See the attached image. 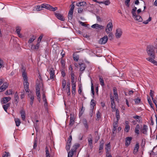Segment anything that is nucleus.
I'll use <instances>...</instances> for the list:
<instances>
[{"label":"nucleus","instance_id":"nucleus-56","mask_svg":"<svg viewBox=\"0 0 157 157\" xmlns=\"http://www.w3.org/2000/svg\"><path fill=\"white\" fill-rule=\"evenodd\" d=\"M130 0H125V4L128 7L129 6V2Z\"/></svg>","mask_w":157,"mask_h":157},{"label":"nucleus","instance_id":"nucleus-58","mask_svg":"<svg viewBox=\"0 0 157 157\" xmlns=\"http://www.w3.org/2000/svg\"><path fill=\"white\" fill-rule=\"evenodd\" d=\"M37 141L36 140H35L34 141V143H33V144H34L33 146V149H35L36 148V147L37 146Z\"/></svg>","mask_w":157,"mask_h":157},{"label":"nucleus","instance_id":"nucleus-27","mask_svg":"<svg viewBox=\"0 0 157 157\" xmlns=\"http://www.w3.org/2000/svg\"><path fill=\"white\" fill-rule=\"evenodd\" d=\"M29 97H30V105L31 106H32L33 103V101L34 98V96L33 95H31L29 96Z\"/></svg>","mask_w":157,"mask_h":157},{"label":"nucleus","instance_id":"nucleus-39","mask_svg":"<svg viewBox=\"0 0 157 157\" xmlns=\"http://www.w3.org/2000/svg\"><path fill=\"white\" fill-rule=\"evenodd\" d=\"M73 12L69 11L68 13V18L69 19H71L72 18Z\"/></svg>","mask_w":157,"mask_h":157},{"label":"nucleus","instance_id":"nucleus-11","mask_svg":"<svg viewBox=\"0 0 157 157\" xmlns=\"http://www.w3.org/2000/svg\"><path fill=\"white\" fill-rule=\"evenodd\" d=\"M132 138L130 137H128L125 139V145L126 146H128L131 143Z\"/></svg>","mask_w":157,"mask_h":157},{"label":"nucleus","instance_id":"nucleus-30","mask_svg":"<svg viewBox=\"0 0 157 157\" xmlns=\"http://www.w3.org/2000/svg\"><path fill=\"white\" fill-rule=\"evenodd\" d=\"M116 116L117 120L119 121L120 119V114L119 110L117 109L116 110Z\"/></svg>","mask_w":157,"mask_h":157},{"label":"nucleus","instance_id":"nucleus-31","mask_svg":"<svg viewBox=\"0 0 157 157\" xmlns=\"http://www.w3.org/2000/svg\"><path fill=\"white\" fill-rule=\"evenodd\" d=\"M86 4V2L82 1V2H79L76 3V6H84Z\"/></svg>","mask_w":157,"mask_h":157},{"label":"nucleus","instance_id":"nucleus-20","mask_svg":"<svg viewBox=\"0 0 157 157\" xmlns=\"http://www.w3.org/2000/svg\"><path fill=\"white\" fill-rule=\"evenodd\" d=\"M148 130V127L147 125L144 124L143 125V127L142 129V131L144 134H147Z\"/></svg>","mask_w":157,"mask_h":157},{"label":"nucleus","instance_id":"nucleus-35","mask_svg":"<svg viewBox=\"0 0 157 157\" xmlns=\"http://www.w3.org/2000/svg\"><path fill=\"white\" fill-rule=\"evenodd\" d=\"M75 152L74 151H73L72 149H71V151L68 153V157H72L74 152Z\"/></svg>","mask_w":157,"mask_h":157},{"label":"nucleus","instance_id":"nucleus-37","mask_svg":"<svg viewBox=\"0 0 157 157\" xmlns=\"http://www.w3.org/2000/svg\"><path fill=\"white\" fill-rule=\"evenodd\" d=\"M133 118L137 120V121L139 122H140V121L141 120V117L140 116H138V115L134 116H133Z\"/></svg>","mask_w":157,"mask_h":157},{"label":"nucleus","instance_id":"nucleus-55","mask_svg":"<svg viewBox=\"0 0 157 157\" xmlns=\"http://www.w3.org/2000/svg\"><path fill=\"white\" fill-rule=\"evenodd\" d=\"M101 117V113H100L99 111H98L97 113V120H98L99 118L100 117Z\"/></svg>","mask_w":157,"mask_h":157},{"label":"nucleus","instance_id":"nucleus-12","mask_svg":"<svg viewBox=\"0 0 157 157\" xmlns=\"http://www.w3.org/2000/svg\"><path fill=\"white\" fill-rule=\"evenodd\" d=\"M139 147V144L137 143L135 146L133 153L134 154L136 155L138 152Z\"/></svg>","mask_w":157,"mask_h":157},{"label":"nucleus","instance_id":"nucleus-23","mask_svg":"<svg viewBox=\"0 0 157 157\" xmlns=\"http://www.w3.org/2000/svg\"><path fill=\"white\" fill-rule=\"evenodd\" d=\"M110 150V143L107 144L106 145V147H105V151L106 154H108L109 153V151Z\"/></svg>","mask_w":157,"mask_h":157},{"label":"nucleus","instance_id":"nucleus-17","mask_svg":"<svg viewBox=\"0 0 157 157\" xmlns=\"http://www.w3.org/2000/svg\"><path fill=\"white\" fill-rule=\"evenodd\" d=\"M79 64L80 67V71L81 72V73L82 74L83 73V71L86 68L85 65L84 63H82Z\"/></svg>","mask_w":157,"mask_h":157},{"label":"nucleus","instance_id":"nucleus-16","mask_svg":"<svg viewBox=\"0 0 157 157\" xmlns=\"http://www.w3.org/2000/svg\"><path fill=\"white\" fill-rule=\"evenodd\" d=\"M11 98L10 97H5L3 98L2 101V104H6L11 100Z\"/></svg>","mask_w":157,"mask_h":157},{"label":"nucleus","instance_id":"nucleus-60","mask_svg":"<svg viewBox=\"0 0 157 157\" xmlns=\"http://www.w3.org/2000/svg\"><path fill=\"white\" fill-rule=\"evenodd\" d=\"M91 90L93 95L94 94V87L93 86V84L91 83Z\"/></svg>","mask_w":157,"mask_h":157},{"label":"nucleus","instance_id":"nucleus-43","mask_svg":"<svg viewBox=\"0 0 157 157\" xmlns=\"http://www.w3.org/2000/svg\"><path fill=\"white\" fill-rule=\"evenodd\" d=\"M42 8H43L41 7V5L40 6L37 5L35 7V10L37 11L42 10Z\"/></svg>","mask_w":157,"mask_h":157},{"label":"nucleus","instance_id":"nucleus-38","mask_svg":"<svg viewBox=\"0 0 157 157\" xmlns=\"http://www.w3.org/2000/svg\"><path fill=\"white\" fill-rule=\"evenodd\" d=\"M99 81L100 82V83L101 85L102 86H103L105 85L104 82V80L100 76L99 77Z\"/></svg>","mask_w":157,"mask_h":157},{"label":"nucleus","instance_id":"nucleus-36","mask_svg":"<svg viewBox=\"0 0 157 157\" xmlns=\"http://www.w3.org/2000/svg\"><path fill=\"white\" fill-rule=\"evenodd\" d=\"M18 99H19V97L17 94V93L16 92V93L14 95V100L15 101L17 102V104L18 102Z\"/></svg>","mask_w":157,"mask_h":157},{"label":"nucleus","instance_id":"nucleus-13","mask_svg":"<svg viewBox=\"0 0 157 157\" xmlns=\"http://www.w3.org/2000/svg\"><path fill=\"white\" fill-rule=\"evenodd\" d=\"M40 46V43L39 42H37L36 45H32L31 47V49L32 50H37Z\"/></svg>","mask_w":157,"mask_h":157},{"label":"nucleus","instance_id":"nucleus-57","mask_svg":"<svg viewBox=\"0 0 157 157\" xmlns=\"http://www.w3.org/2000/svg\"><path fill=\"white\" fill-rule=\"evenodd\" d=\"M70 88H66V91L67 92V94L68 95H69L70 94Z\"/></svg>","mask_w":157,"mask_h":157},{"label":"nucleus","instance_id":"nucleus-41","mask_svg":"<svg viewBox=\"0 0 157 157\" xmlns=\"http://www.w3.org/2000/svg\"><path fill=\"white\" fill-rule=\"evenodd\" d=\"M135 103L136 104H139L141 101V99L140 98H137L134 99Z\"/></svg>","mask_w":157,"mask_h":157},{"label":"nucleus","instance_id":"nucleus-45","mask_svg":"<svg viewBox=\"0 0 157 157\" xmlns=\"http://www.w3.org/2000/svg\"><path fill=\"white\" fill-rule=\"evenodd\" d=\"M66 81L65 79H63L62 81V86L63 89L65 88L66 86Z\"/></svg>","mask_w":157,"mask_h":157},{"label":"nucleus","instance_id":"nucleus-63","mask_svg":"<svg viewBox=\"0 0 157 157\" xmlns=\"http://www.w3.org/2000/svg\"><path fill=\"white\" fill-rule=\"evenodd\" d=\"M9 153L8 152H5V153L3 155V157H8L9 155Z\"/></svg>","mask_w":157,"mask_h":157},{"label":"nucleus","instance_id":"nucleus-10","mask_svg":"<svg viewBox=\"0 0 157 157\" xmlns=\"http://www.w3.org/2000/svg\"><path fill=\"white\" fill-rule=\"evenodd\" d=\"M8 86V84L6 82L4 83L3 85L0 87V92L5 90Z\"/></svg>","mask_w":157,"mask_h":157},{"label":"nucleus","instance_id":"nucleus-8","mask_svg":"<svg viewBox=\"0 0 157 157\" xmlns=\"http://www.w3.org/2000/svg\"><path fill=\"white\" fill-rule=\"evenodd\" d=\"M122 34V30L120 28H118L116 30V32L115 33L116 37L117 38H120Z\"/></svg>","mask_w":157,"mask_h":157},{"label":"nucleus","instance_id":"nucleus-22","mask_svg":"<svg viewBox=\"0 0 157 157\" xmlns=\"http://www.w3.org/2000/svg\"><path fill=\"white\" fill-rule=\"evenodd\" d=\"M10 103H8L3 105L2 107L4 110L6 112H7V109L10 107Z\"/></svg>","mask_w":157,"mask_h":157},{"label":"nucleus","instance_id":"nucleus-5","mask_svg":"<svg viewBox=\"0 0 157 157\" xmlns=\"http://www.w3.org/2000/svg\"><path fill=\"white\" fill-rule=\"evenodd\" d=\"M113 25L112 21H109L107 26H106L105 29V32L107 33H109V32H111L113 29Z\"/></svg>","mask_w":157,"mask_h":157},{"label":"nucleus","instance_id":"nucleus-64","mask_svg":"<svg viewBox=\"0 0 157 157\" xmlns=\"http://www.w3.org/2000/svg\"><path fill=\"white\" fill-rule=\"evenodd\" d=\"M12 90H9V91H7L6 92L5 94L6 95H10L12 94Z\"/></svg>","mask_w":157,"mask_h":157},{"label":"nucleus","instance_id":"nucleus-61","mask_svg":"<svg viewBox=\"0 0 157 157\" xmlns=\"http://www.w3.org/2000/svg\"><path fill=\"white\" fill-rule=\"evenodd\" d=\"M109 38L110 39V40L112 39H113V33H112L109 32Z\"/></svg>","mask_w":157,"mask_h":157},{"label":"nucleus","instance_id":"nucleus-49","mask_svg":"<svg viewBox=\"0 0 157 157\" xmlns=\"http://www.w3.org/2000/svg\"><path fill=\"white\" fill-rule=\"evenodd\" d=\"M129 125H125V128H124V131L126 132H128L130 130Z\"/></svg>","mask_w":157,"mask_h":157},{"label":"nucleus","instance_id":"nucleus-25","mask_svg":"<svg viewBox=\"0 0 157 157\" xmlns=\"http://www.w3.org/2000/svg\"><path fill=\"white\" fill-rule=\"evenodd\" d=\"M14 121L17 126L18 127L19 126H20L21 122L19 119L18 118H15L14 119Z\"/></svg>","mask_w":157,"mask_h":157},{"label":"nucleus","instance_id":"nucleus-34","mask_svg":"<svg viewBox=\"0 0 157 157\" xmlns=\"http://www.w3.org/2000/svg\"><path fill=\"white\" fill-rule=\"evenodd\" d=\"M76 85H72L71 90L72 93L73 94L75 95V94Z\"/></svg>","mask_w":157,"mask_h":157},{"label":"nucleus","instance_id":"nucleus-21","mask_svg":"<svg viewBox=\"0 0 157 157\" xmlns=\"http://www.w3.org/2000/svg\"><path fill=\"white\" fill-rule=\"evenodd\" d=\"M21 29V28L19 27L18 26L17 27L16 31V33L18 34L19 37H22V35L20 33Z\"/></svg>","mask_w":157,"mask_h":157},{"label":"nucleus","instance_id":"nucleus-29","mask_svg":"<svg viewBox=\"0 0 157 157\" xmlns=\"http://www.w3.org/2000/svg\"><path fill=\"white\" fill-rule=\"evenodd\" d=\"M41 7L43 8H46L48 10H49L50 7V5L48 4H43L41 5Z\"/></svg>","mask_w":157,"mask_h":157},{"label":"nucleus","instance_id":"nucleus-33","mask_svg":"<svg viewBox=\"0 0 157 157\" xmlns=\"http://www.w3.org/2000/svg\"><path fill=\"white\" fill-rule=\"evenodd\" d=\"M71 145V142H69L68 141L67 142L66 146V149L67 151H68L70 150Z\"/></svg>","mask_w":157,"mask_h":157},{"label":"nucleus","instance_id":"nucleus-2","mask_svg":"<svg viewBox=\"0 0 157 157\" xmlns=\"http://www.w3.org/2000/svg\"><path fill=\"white\" fill-rule=\"evenodd\" d=\"M22 76L23 78L24 88L26 92H29V83L27 73L25 69H22Z\"/></svg>","mask_w":157,"mask_h":157},{"label":"nucleus","instance_id":"nucleus-26","mask_svg":"<svg viewBox=\"0 0 157 157\" xmlns=\"http://www.w3.org/2000/svg\"><path fill=\"white\" fill-rule=\"evenodd\" d=\"M88 140L89 143V145L90 146V147L92 148L93 147V144H92V137L89 138L88 139Z\"/></svg>","mask_w":157,"mask_h":157},{"label":"nucleus","instance_id":"nucleus-1","mask_svg":"<svg viewBox=\"0 0 157 157\" xmlns=\"http://www.w3.org/2000/svg\"><path fill=\"white\" fill-rule=\"evenodd\" d=\"M146 51L147 54L150 57L147 58L146 59L154 64L157 65V61L154 59L155 58L154 48L151 46H147Z\"/></svg>","mask_w":157,"mask_h":157},{"label":"nucleus","instance_id":"nucleus-28","mask_svg":"<svg viewBox=\"0 0 157 157\" xmlns=\"http://www.w3.org/2000/svg\"><path fill=\"white\" fill-rule=\"evenodd\" d=\"M80 146V144L78 143H76L73 145L71 148L73 151H75Z\"/></svg>","mask_w":157,"mask_h":157},{"label":"nucleus","instance_id":"nucleus-9","mask_svg":"<svg viewBox=\"0 0 157 157\" xmlns=\"http://www.w3.org/2000/svg\"><path fill=\"white\" fill-rule=\"evenodd\" d=\"M91 27L93 28L96 29L98 30H102L104 29L103 26L100 25L98 24H95L92 25Z\"/></svg>","mask_w":157,"mask_h":157},{"label":"nucleus","instance_id":"nucleus-19","mask_svg":"<svg viewBox=\"0 0 157 157\" xmlns=\"http://www.w3.org/2000/svg\"><path fill=\"white\" fill-rule=\"evenodd\" d=\"M82 123L86 129L88 130L89 128V126L86 120L85 119H83L82 121Z\"/></svg>","mask_w":157,"mask_h":157},{"label":"nucleus","instance_id":"nucleus-51","mask_svg":"<svg viewBox=\"0 0 157 157\" xmlns=\"http://www.w3.org/2000/svg\"><path fill=\"white\" fill-rule=\"evenodd\" d=\"M90 104V105L92 106L93 108H94V106L95 105V101L94 99L91 100Z\"/></svg>","mask_w":157,"mask_h":157},{"label":"nucleus","instance_id":"nucleus-48","mask_svg":"<svg viewBox=\"0 0 157 157\" xmlns=\"http://www.w3.org/2000/svg\"><path fill=\"white\" fill-rule=\"evenodd\" d=\"M151 17H150L147 20L143 22V23L145 24H147L151 20Z\"/></svg>","mask_w":157,"mask_h":157},{"label":"nucleus","instance_id":"nucleus-18","mask_svg":"<svg viewBox=\"0 0 157 157\" xmlns=\"http://www.w3.org/2000/svg\"><path fill=\"white\" fill-rule=\"evenodd\" d=\"M140 128V125L139 124H137L135 129V132L137 135L140 134V131L139 130Z\"/></svg>","mask_w":157,"mask_h":157},{"label":"nucleus","instance_id":"nucleus-3","mask_svg":"<svg viewBox=\"0 0 157 157\" xmlns=\"http://www.w3.org/2000/svg\"><path fill=\"white\" fill-rule=\"evenodd\" d=\"M39 81L38 80H37L36 87V94L38 97H40V87L41 86H43V84L42 82V80L40 75H39Z\"/></svg>","mask_w":157,"mask_h":157},{"label":"nucleus","instance_id":"nucleus-53","mask_svg":"<svg viewBox=\"0 0 157 157\" xmlns=\"http://www.w3.org/2000/svg\"><path fill=\"white\" fill-rule=\"evenodd\" d=\"M61 63L62 65V67L63 68H64L65 67V61L64 60L61 59Z\"/></svg>","mask_w":157,"mask_h":157},{"label":"nucleus","instance_id":"nucleus-52","mask_svg":"<svg viewBox=\"0 0 157 157\" xmlns=\"http://www.w3.org/2000/svg\"><path fill=\"white\" fill-rule=\"evenodd\" d=\"M57 9V7H55V8H54L52 7V6H50V7L49 10L52 11H55Z\"/></svg>","mask_w":157,"mask_h":157},{"label":"nucleus","instance_id":"nucleus-4","mask_svg":"<svg viewBox=\"0 0 157 157\" xmlns=\"http://www.w3.org/2000/svg\"><path fill=\"white\" fill-rule=\"evenodd\" d=\"M137 8L134 7L131 11V13L132 15V16L134 20H136L138 22L142 21L143 20L140 16L136 14V10Z\"/></svg>","mask_w":157,"mask_h":157},{"label":"nucleus","instance_id":"nucleus-54","mask_svg":"<svg viewBox=\"0 0 157 157\" xmlns=\"http://www.w3.org/2000/svg\"><path fill=\"white\" fill-rule=\"evenodd\" d=\"M43 34H41L39 37L38 38V40H37V42H39V43H40V42L41 41V40H42V38H43Z\"/></svg>","mask_w":157,"mask_h":157},{"label":"nucleus","instance_id":"nucleus-46","mask_svg":"<svg viewBox=\"0 0 157 157\" xmlns=\"http://www.w3.org/2000/svg\"><path fill=\"white\" fill-rule=\"evenodd\" d=\"M73 57L74 60L76 61H77L78 60L79 58V57L78 55L75 54L73 55Z\"/></svg>","mask_w":157,"mask_h":157},{"label":"nucleus","instance_id":"nucleus-6","mask_svg":"<svg viewBox=\"0 0 157 157\" xmlns=\"http://www.w3.org/2000/svg\"><path fill=\"white\" fill-rule=\"evenodd\" d=\"M47 71L49 72L50 75V78L51 79H54L55 77V70L53 68H51L47 69Z\"/></svg>","mask_w":157,"mask_h":157},{"label":"nucleus","instance_id":"nucleus-7","mask_svg":"<svg viewBox=\"0 0 157 157\" xmlns=\"http://www.w3.org/2000/svg\"><path fill=\"white\" fill-rule=\"evenodd\" d=\"M108 40V36H105L99 40V43L101 44H105L106 43Z\"/></svg>","mask_w":157,"mask_h":157},{"label":"nucleus","instance_id":"nucleus-15","mask_svg":"<svg viewBox=\"0 0 157 157\" xmlns=\"http://www.w3.org/2000/svg\"><path fill=\"white\" fill-rule=\"evenodd\" d=\"M20 113L21 115V117L23 121H25V111L23 109H21L20 112Z\"/></svg>","mask_w":157,"mask_h":157},{"label":"nucleus","instance_id":"nucleus-24","mask_svg":"<svg viewBox=\"0 0 157 157\" xmlns=\"http://www.w3.org/2000/svg\"><path fill=\"white\" fill-rule=\"evenodd\" d=\"M111 106L112 109V111H115L116 109V105L114 101L111 102Z\"/></svg>","mask_w":157,"mask_h":157},{"label":"nucleus","instance_id":"nucleus-59","mask_svg":"<svg viewBox=\"0 0 157 157\" xmlns=\"http://www.w3.org/2000/svg\"><path fill=\"white\" fill-rule=\"evenodd\" d=\"M148 102L150 105L151 107L153 108V106H152V104L151 101V100L150 99H147Z\"/></svg>","mask_w":157,"mask_h":157},{"label":"nucleus","instance_id":"nucleus-40","mask_svg":"<svg viewBox=\"0 0 157 157\" xmlns=\"http://www.w3.org/2000/svg\"><path fill=\"white\" fill-rule=\"evenodd\" d=\"M43 101L44 102V105L45 106H46L47 105V100L45 98V94H44L43 95Z\"/></svg>","mask_w":157,"mask_h":157},{"label":"nucleus","instance_id":"nucleus-50","mask_svg":"<svg viewBox=\"0 0 157 157\" xmlns=\"http://www.w3.org/2000/svg\"><path fill=\"white\" fill-rule=\"evenodd\" d=\"M104 144L103 141L102 142H100L99 148V150H101L103 149L104 146Z\"/></svg>","mask_w":157,"mask_h":157},{"label":"nucleus","instance_id":"nucleus-44","mask_svg":"<svg viewBox=\"0 0 157 157\" xmlns=\"http://www.w3.org/2000/svg\"><path fill=\"white\" fill-rule=\"evenodd\" d=\"M45 152L46 157H50L49 151L47 147L45 148Z\"/></svg>","mask_w":157,"mask_h":157},{"label":"nucleus","instance_id":"nucleus-32","mask_svg":"<svg viewBox=\"0 0 157 157\" xmlns=\"http://www.w3.org/2000/svg\"><path fill=\"white\" fill-rule=\"evenodd\" d=\"M36 36H32L30 38L29 40L28 41L29 43H31L36 39Z\"/></svg>","mask_w":157,"mask_h":157},{"label":"nucleus","instance_id":"nucleus-14","mask_svg":"<svg viewBox=\"0 0 157 157\" xmlns=\"http://www.w3.org/2000/svg\"><path fill=\"white\" fill-rule=\"evenodd\" d=\"M55 15L58 19L62 21H64L65 20L63 15L59 13H55Z\"/></svg>","mask_w":157,"mask_h":157},{"label":"nucleus","instance_id":"nucleus-62","mask_svg":"<svg viewBox=\"0 0 157 157\" xmlns=\"http://www.w3.org/2000/svg\"><path fill=\"white\" fill-rule=\"evenodd\" d=\"M84 112V110H83V107H82L80 111V112L79 113V116H81L83 114Z\"/></svg>","mask_w":157,"mask_h":157},{"label":"nucleus","instance_id":"nucleus-47","mask_svg":"<svg viewBox=\"0 0 157 157\" xmlns=\"http://www.w3.org/2000/svg\"><path fill=\"white\" fill-rule=\"evenodd\" d=\"M110 3V2L109 0H106L105 1H103V4H104L106 6L109 5Z\"/></svg>","mask_w":157,"mask_h":157},{"label":"nucleus","instance_id":"nucleus-42","mask_svg":"<svg viewBox=\"0 0 157 157\" xmlns=\"http://www.w3.org/2000/svg\"><path fill=\"white\" fill-rule=\"evenodd\" d=\"M74 122V117H71L70 119V121L69 123V125L72 126L73 125Z\"/></svg>","mask_w":157,"mask_h":157}]
</instances>
